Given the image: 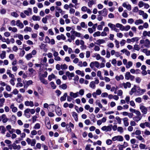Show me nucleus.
Returning <instances> with one entry per match:
<instances>
[{"label": "nucleus", "instance_id": "680f3d73", "mask_svg": "<svg viewBox=\"0 0 150 150\" xmlns=\"http://www.w3.org/2000/svg\"><path fill=\"white\" fill-rule=\"evenodd\" d=\"M56 9L58 11V12L60 13H62L63 11L59 7L56 6L55 7Z\"/></svg>", "mask_w": 150, "mask_h": 150}, {"label": "nucleus", "instance_id": "7c9ffc66", "mask_svg": "<svg viewBox=\"0 0 150 150\" xmlns=\"http://www.w3.org/2000/svg\"><path fill=\"white\" fill-rule=\"evenodd\" d=\"M56 106L54 104H51L49 105V108L51 110L52 112H54V109Z\"/></svg>", "mask_w": 150, "mask_h": 150}, {"label": "nucleus", "instance_id": "412c9836", "mask_svg": "<svg viewBox=\"0 0 150 150\" xmlns=\"http://www.w3.org/2000/svg\"><path fill=\"white\" fill-rule=\"evenodd\" d=\"M39 79L41 82L43 84L45 85H47L48 84L47 80H46L44 78H42V77H41V76H40Z\"/></svg>", "mask_w": 150, "mask_h": 150}, {"label": "nucleus", "instance_id": "052dcab7", "mask_svg": "<svg viewBox=\"0 0 150 150\" xmlns=\"http://www.w3.org/2000/svg\"><path fill=\"white\" fill-rule=\"evenodd\" d=\"M115 119L117 121L118 123L119 124H121V119L119 117H116Z\"/></svg>", "mask_w": 150, "mask_h": 150}, {"label": "nucleus", "instance_id": "6e6552de", "mask_svg": "<svg viewBox=\"0 0 150 150\" xmlns=\"http://www.w3.org/2000/svg\"><path fill=\"white\" fill-rule=\"evenodd\" d=\"M45 124L47 128L50 129L51 128V125L50 124L49 119L48 117H46L45 118Z\"/></svg>", "mask_w": 150, "mask_h": 150}, {"label": "nucleus", "instance_id": "c756f323", "mask_svg": "<svg viewBox=\"0 0 150 150\" xmlns=\"http://www.w3.org/2000/svg\"><path fill=\"white\" fill-rule=\"evenodd\" d=\"M67 96V93H65L63 96L61 97L60 100L61 101H64L66 100V97Z\"/></svg>", "mask_w": 150, "mask_h": 150}, {"label": "nucleus", "instance_id": "393cba45", "mask_svg": "<svg viewBox=\"0 0 150 150\" xmlns=\"http://www.w3.org/2000/svg\"><path fill=\"white\" fill-rule=\"evenodd\" d=\"M56 112L57 115L59 116H60L62 115V112L60 108L57 107L56 110Z\"/></svg>", "mask_w": 150, "mask_h": 150}, {"label": "nucleus", "instance_id": "58836bf2", "mask_svg": "<svg viewBox=\"0 0 150 150\" xmlns=\"http://www.w3.org/2000/svg\"><path fill=\"white\" fill-rule=\"evenodd\" d=\"M55 75L53 74H52L48 76V79L49 80L51 81L52 79L55 78Z\"/></svg>", "mask_w": 150, "mask_h": 150}, {"label": "nucleus", "instance_id": "ea45409f", "mask_svg": "<svg viewBox=\"0 0 150 150\" xmlns=\"http://www.w3.org/2000/svg\"><path fill=\"white\" fill-rule=\"evenodd\" d=\"M93 57H96V59L97 60H98L100 59L102 57H101L99 54H95V56H93Z\"/></svg>", "mask_w": 150, "mask_h": 150}, {"label": "nucleus", "instance_id": "bf43d9fd", "mask_svg": "<svg viewBox=\"0 0 150 150\" xmlns=\"http://www.w3.org/2000/svg\"><path fill=\"white\" fill-rule=\"evenodd\" d=\"M6 131V129L5 127L3 126H1V133L3 134L5 133V132Z\"/></svg>", "mask_w": 150, "mask_h": 150}, {"label": "nucleus", "instance_id": "c9c22d12", "mask_svg": "<svg viewBox=\"0 0 150 150\" xmlns=\"http://www.w3.org/2000/svg\"><path fill=\"white\" fill-rule=\"evenodd\" d=\"M125 65L126 67L129 69L132 66V63L131 61H129Z\"/></svg>", "mask_w": 150, "mask_h": 150}, {"label": "nucleus", "instance_id": "dca6fc26", "mask_svg": "<svg viewBox=\"0 0 150 150\" xmlns=\"http://www.w3.org/2000/svg\"><path fill=\"white\" fill-rule=\"evenodd\" d=\"M29 110H30L29 108H27L26 109H25L24 111V115L26 117L28 118H29L30 117V115L29 113L30 112Z\"/></svg>", "mask_w": 150, "mask_h": 150}, {"label": "nucleus", "instance_id": "423d86ee", "mask_svg": "<svg viewBox=\"0 0 150 150\" xmlns=\"http://www.w3.org/2000/svg\"><path fill=\"white\" fill-rule=\"evenodd\" d=\"M139 109L145 115L147 113L148 111L147 108L144 105H140Z\"/></svg>", "mask_w": 150, "mask_h": 150}, {"label": "nucleus", "instance_id": "72a5a7b5", "mask_svg": "<svg viewBox=\"0 0 150 150\" xmlns=\"http://www.w3.org/2000/svg\"><path fill=\"white\" fill-rule=\"evenodd\" d=\"M6 52L4 51H2L1 54L0 55V57L1 59H3L6 57Z\"/></svg>", "mask_w": 150, "mask_h": 150}, {"label": "nucleus", "instance_id": "20e7f679", "mask_svg": "<svg viewBox=\"0 0 150 150\" xmlns=\"http://www.w3.org/2000/svg\"><path fill=\"white\" fill-rule=\"evenodd\" d=\"M90 67L92 69L94 67L98 68L100 67V63L97 61L93 62L90 63Z\"/></svg>", "mask_w": 150, "mask_h": 150}, {"label": "nucleus", "instance_id": "49530a36", "mask_svg": "<svg viewBox=\"0 0 150 150\" xmlns=\"http://www.w3.org/2000/svg\"><path fill=\"white\" fill-rule=\"evenodd\" d=\"M132 42H138L139 39V38L136 37L132 38L131 39Z\"/></svg>", "mask_w": 150, "mask_h": 150}, {"label": "nucleus", "instance_id": "0e129e2a", "mask_svg": "<svg viewBox=\"0 0 150 150\" xmlns=\"http://www.w3.org/2000/svg\"><path fill=\"white\" fill-rule=\"evenodd\" d=\"M135 101L136 102L139 103H141L142 101V99L140 97H138L135 99Z\"/></svg>", "mask_w": 150, "mask_h": 150}, {"label": "nucleus", "instance_id": "473e14b6", "mask_svg": "<svg viewBox=\"0 0 150 150\" xmlns=\"http://www.w3.org/2000/svg\"><path fill=\"white\" fill-rule=\"evenodd\" d=\"M72 116L74 118L75 120L76 121H77L78 120V114L74 112H72Z\"/></svg>", "mask_w": 150, "mask_h": 150}, {"label": "nucleus", "instance_id": "a19ab883", "mask_svg": "<svg viewBox=\"0 0 150 150\" xmlns=\"http://www.w3.org/2000/svg\"><path fill=\"white\" fill-rule=\"evenodd\" d=\"M95 1L93 0L90 1L88 3V6L90 7H91L92 6L95 4Z\"/></svg>", "mask_w": 150, "mask_h": 150}, {"label": "nucleus", "instance_id": "c85d7f7f", "mask_svg": "<svg viewBox=\"0 0 150 150\" xmlns=\"http://www.w3.org/2000/svg\"><path fill=\"white\" fill-rule=\"evenodd\" d=\"M144 23L143 21L141 19L137 20L134 23L136 25H138L140 24H142Z\"/></svg>", "mask_w": 150, "mask_h": 150}, {"label": "nucleus", "instance_id": "0eeeda50", "mask_svg": "<svg viewBox=\"0 0 150 150\" xmlns=\"http://www.w3.org/2000/svg\"><path fill=\"white\" fill-rule=\"evenodd\" d=\"M99 15H102L103 16H106L107 15V10L106 8H104L101 11H98Z\"/></svg>", "mask_w": 150, "mask_h": 150}, {"label": "nucleus", "instance_id": "e433bc0d", "mask_svg": "<svg viewBox=\"0 0 150 150\" xmlns=\"http://www.w3.org/2000/svg\"><path fill=\"white\" fill-rule=\"evenodd\" d=\"M136 86H134L133 88H132L131 91L129 92V94L130 95H132L133 94L136 92Z\"/></svg>", "mask_w": 150, "mask_h": 150}, {"label": "nucleus", "instance_id": "69168bd1", "mask_svg": "<svg viewBox=\"0 0 150 150\" xmlns=\"http://www.w3.org/2000/svg\"><path fill=\"white\" fill-rule=\"evenodd\" d=\"M15 80H16V79H11L9 81V82H10V84L13 86H14L15 84L14 81Z\"/></svg>", "mask_w": 150, "mask_h": 150}, {"label": "nucleus", "instance_id": "f3484780", "mask_svg": "<svg viewBox=\"0 0 150 150\" xmlns=\"http://www.w3.org/2000/svg\"><path fill=\"white\" fill-rule=\"evenodd\" d=\"M26 83L24 84V88H27L28 86L32 84L33 83V82L32 80H30L27 81H25Z\"/></svg>", "mask_w": 150, "mask_h": 150}, {"label": "nucleus", "instance_id": "1a4fd4ad", "mask_svg": "<svg viewBox=\"0 0 150 150\" xmlns=\"http://www.w3.org/2000/svg\"><path fill=\"white\" fill-rule=\"evenodd\" d=\"M122 86L124 88L126 89L127 88H130L131 86V83L129 82L126 83H124L122 84Z\"/></svg>", "mask_w": 150, "mask_h": 150}, {"label": "nucleus", "instance_id": "5701e85b", "mask_svg": "<svg viewBox=\"0 0 150 150\" xmlns=\"http://www.w3.org/2000/svg\"><path fill=\"white\" fill-rule=\"evenodd\" d=\"M66 75L69 77V79H70V78H71L74 76V74L73 73H70L69 71L66 72ZM70 79H71V78Z\"/></svg>", "mask_w": 150, "mask_h": 150}, {"label": "nucleus", "instance_id": "2f4dec72", "mask_svg": "<svg viewBox=\"0 0 150 150\" xmlns=\"http://www.w3.org/2000/svg\"><path fill=\"white\" fill-rule=\"evenodd\" d=\"M115 79L117 81L120 80H123L124 79V77L122 75H120L119 76L117 75L115 77Z\"/></svg>", "mask_w": 150, "mask_h": 150}, {"label": "nucleus", "instance_id": "9d476101", "mask_svg": "<svg viewBox=\"0 0 150 150\" xmlns=\"http://www.w3.org/2000/svg\"><path fill=\"white\" fill-rule=\"evenodd\" d=\"M24 13L27 16H29V14H32V9L30 8H28L27 10H24Z\"/></svg>", "mask_w": 150, "mask_h": 150}, {"label": "nucleus", "instance_id": "6e6d98bb", "mask_svg": "<svg viewBox=\"0 0 150 150\" xmlns=\"http://www.w3.org/2000/svg\"><path fill=\"white\" fill-rule=\"evenodd\" d=\"M45 42L46 43H49V44L50 43V40L48 36H46L45 37Z\"/></svg>", "mask_w": 150, "mask_h": 150}, {"label": "nucleus", "instance_id": "f704fd0d", "mask_svg": "<svg viewBox=\"0 0 150 150\" xmlns=\"http://www.w3.org/2000/svg\"><path fill=\"white\" fill-rule=\"evenodd\" d=\"M89 86L90 88H92L93 89L95 88L96 87V85L94 81H91L90 84Z\"/></svg>", "mask_w": 150, "mask_h": 150}, {"label": "nucleus", "instance_id": "13d9d810", "mask_svg": "<svg viewBox=\"0 0 150 150\" xmlns=\"http://www.w3.org/2000/svg\"><path fill=\"white\" fill-rule=\"evenodd\" d=\"M80 26L82 28H87V25L85 24L84 22H82L81 23Z\"/></svg>", "mask_w": 150, "mask_h": 150}, {"label": "nucleus", "instance_id": "7ed1b4c3", "mask_svg": "<svg viewBox=\"0 0 150 150\" xmlns=\"http://www.w3.org/2000/svg\"><path fill=\"white\" fill-rule=\"evenodd\" d=\"M112 140L113 141H117L120 142H122L123 140V138L121 135H118L113 137Z\"/></svg>", "mask_w": 150, "mask_h": 150}, {"label": "nucleus", "instance_id": "2eb2a0df", "mask_svg": "<svg viewBox=\"0 0 150 150\" xmlns=\"http://www.w3.org/2000/svg\"><path fill=\"white\" fill-rule=\"evenodd\" d=\"M70 96L74 98H75L79 96L78 92L74 93L72 92H70L69 94Z\"/></svg>", "mask_w": 150, "mask_h": 150}, {"label": "nucleus", "instance_id": "9b49d317", "mask_svg": "<svg viewBox=\"0 0 150 150\" xmlns=\"http://www.w3.org/2000/svg\"><path fill=\"white\" fill-rule=\"evenodd\" d=\"M142 37H150V30L149 31L146 30L143 31L142 33Z\"/></svg>", "mask_w": 150, "mask_h": 150}, {"label": "nucleus", "instance_id": "09e8293b", "mask_svg": "<svg viewBox=\"0 0 150 150\" xmlns=\"http://www.w3.org/2000/svg\"><path fill=\"white\" fill-rule=\"evenodd\" d=\"M93 35L94 37L100 36V32L99 31L93 33Z\"/></svg>", "mask_w": 150, "mask_h": 150}, {"label": "nucleus", "instance_id": "603ef678", "mask_svg": "<svg viewBox=\"0 0 150 150\" xmlns=\"http://www.w3.org/2000/svg\"><path fill=\"white\" fill-rule=\"evenodd\" d=\"M32 57V55L31 53L28 54L25 56L26 59L28 60H30Z\"/></svg>", "mask_w": 150, "mask_h": 150}, {"label": "nucleus", "instance_id": "39448f33", "mask_svg": "<svg viewBox=\"0 0 150 150\" xmlns=\"http://www.w3.org/2000/svg\"><path fill=\"white\" fill-rule=\"evenodd\" d=\"M112 125H110L109 126H104L101 128V129L103 131H105L106 132H110L112 130Z\"/></svg>", "mask_w": 150, "mask_h": 150}, {"label": "nucleus", "instance_id": "a211bd4d", "mask_svg": "<svg viewBox=\"0 0 150 150\" xmlns=\"http://www.w3.org/2000/svg\"><path fill=\"white\" fill-rule=\"evenodd\" d=\"M71 33L73 34H74L76 37H81V34L80 33L75 31H71Z\"/></svg>", "mask_w": 150, "mask_h": 150}, {"label": "nucleus", "instance_id": "f03ea898", "mask_svg": "<svg viewBox=\"0 0 150 150\" xmlns=\"http://www.w3.org/2000/svg\"><path fill=\"white\" fill-rule=\"evenodd\" d=\"M125 78L126 80L130 79L131 81H133L134 78V76L131 75L129 72H127L125 73Z\"/></svg>", "mask_w": 150, "mask_h": 150}, {"label": "nucleus", "instance_id": "bb28decb", "mask_svg": "<svg viewBox=\"0 0 150 150\" xmlns=\"http://www.w3.org/2000/svg\"><path fill=\"white\" fill-rule=\"evenodd\" d=\"M142 117L136 116L133 118V120L136 122H137L141 120Z\"/></svg>", "mask_w": 150, "mask_h": 150}, {"label": "nucleus", "instance_id": "5fc2aeb1", "mask_svg": "<svg viewBox=\"0 0 150 150\" xmlns=\"http://www.w3.org/2000/svg\"><path fill=\"white\" fill-rule=\"evenodd\" d=\"M146 145L144 144L141 143L139 145V147L140 149H146Z\"/></svg>", "mask_w": 150, "mask_h": 150}, {"label": "nucleus", "instance_id": "a18cd8bd", "mask_svg": "<svg viewBox=\"0 0 150 150\" xmlns=\"http://www.w3.org/2000/svg\"><path fill=\"white\" fill-rule=\"evenodd\" d=\"M5 101V99L4 98L0 99V107H2Z\"/></svg>", "mask_w": 150, "mask_h": 150}, {"label": "nucleus", "instance_id": "4be33fe9", "mask_svg": "<svg viewBox=\"0 0 150 150\" xmlns=\"http://www.w3.org/2000/svg\"><path fill=\"white\" fill-rule=\"evenodd\" d=\"M3 94L4 97L6 98H11L13 96V95L11 94H8L6 92H3Z\"/></svg>", "mask_w": 150, "mask_h": 150}, {"label": "nucleus", "instance_id": "338daca9", "mask_svg": "<svg viewBox=\"0 0 150 150\" xmlns=\"http://www.w3.org/2000/svg\"><path fill=\"white\" fill-rule=\"evenodd\" d=\"M84 89H80L79 91V92H78V93L81 96H83L84 95Z\"/></svg>", "mask_w": 150, "mask_h": 150}, {"label": "nucleus", "instance_id": "774afa93", "mask_svg": "<svg viewBox=\"0 0 150 150\" xmlns=\"http://www.w3.org/2000/svg\"><path fill=\"white\" fill-rule=\"evenodd\" d=\"M6 89L7 91L10 92L11 91V88L10 86L7 85L6 87Z\"/></svg>", "mask_w": 150, "mask_h": 150}, {"label": "nucleus", "instance_id": "cd10ccee", "mask_svg": "<svg viewBox=\"0 0 150 150\" xmlns=\"http://www.w3.org/2000/svg\"><path fill=\"white\" fill-rule=\"evenodd\" d=\"M32 19L34 21H39L40 20V18L39 16L34 15L32 16Z\"/></svg>", "mask_w": 150, "mask_h": 150}, {"label": "nucleus", "instance_id": "ddd939ff", "mask_svg": "<svg viewBox=\"0 0 150 150\" xmlns=\"http://www.w3.org/2000/svg\"><path fill=\"white\" fill-rule=\"evenodd\" d=\"M25 105L26 106H30L32 107L34 106L33 103L32 101H26L25 102Z\"/></svg>", "mask_w": 150, "mask_h": 150}, {"label": "nucleus", "instance_id": "a878e982", "mask_svg": "<svg viewBox=\"0 0 150 150\" xmlns=\"http://www.w3.org/2000/svg\"><path fill=\"white\" fill-rule=\"evenodd\" d=\"M12 146L13 149L19 150L21 148V147L20 145H17L16 144L13 143L12 145Z\"/></svg>", "mask_w": 150, "mask_h": 150}, {"label": "nucleus", "instance_id": "6ab92c4d", "mask_svg": "<svg viewBox=\"0 0 150 150\" xmlns=\"http://www.w3.org/2000/svg\"><path fill=\"white\" fill-rule=\"evenodd\" d=\"M1 118L2 122L4 123H5L8 120V119L7 118L6 115L5 114H3L1 115Z\"/></svg>", "mask_w": 150, "mask_h": 150}, {"label": "nucleus", "instance_id": "4468645a", "mask_svg": "<svg viewBox=\"0 0 150 150\" xmlns=\"http://www.w3.org/2000/svg\"><path fill=\"white\" fill-rule=\"evenodd\" d=\"M57 39L59 40L61 39H62L63 40H66V37L63 34H61L60 35H59L57 36Z\"/></svg>", "mask_w": 150, "mask_h": 150}, {"label": "nucleus", "instance_id": "864d4df0", "mask_svg": "<svg viewBox=\"0 0 150 150\" xmlns=\"http://www.w3.org/2000/svg\"><path fill=\"white\" fill-rule=\"evenodd\" d=\"M35 129H39L40 128V125L39 123H36L34 127Z\"/></svg>", "mask_w": 150, "mask_h": 150}, {"label": "nucleus", "instance_id": "4d7b16f0", "mask_svg": "<svg viewBox=\"0 0 150 150\" xmlns=\"http://www.w3.org/2000/svg\"><path fill=\"white\" fill-rule=\"evenodd\" d=\"M134 113L136 115V116L142 117V115H141V114L140 112L138 110H136Z\"/></svg>", "mask_w": 150, "mask_h": 150}, {"label": "nucleus", "instance_id": "37998d69", "mask_svg": "<svg viewBox=\"0 0 150 150\" xmlns=\"http://www.w3.org/2000/svg\"><path fill=\"white\" fill-rule=\"evenodd\" d=\"M48 17V16H46L45 17L43 18L42 19V21L43 23L46 24L47 22V18Z\"/></svg>", "mask_w": 150, "mask_h": 150}, {"label": "nucleus", "instance_id": "4c0bfd02", "mask_svg": "<svg viewBox=\"0 0 150 150\" xmlns=\"http://www.w3.org/2000/svg\"><path fill=\"white\" fill-rule=\"evenodd\" d=\"M136 137L139 140L141 141L142 142H145L144 139L140 135L136 136Z\"/></svg>", "mask_w": 150, "mask_h": 150}, {"label": "nucleus", "instance_id": "c03bdc74", "mask_svg": "<svg viewBox=\"0 0 150 150\" xmlns=\"http://www.w3.org/2000/svg\"><path fill=\"white\" fill-rule=\"evenodd\" d=\"M108 25L111 28V30H112L115 27V25L110 23H108Z\"/></svg>", "mask_w": 150, "mask_h": 150}, {"label": "nucleus", "instance_id": "8fccbe9b", "mask_svg": "<svg viewBox=\"0 0 150 150\" xmlns=\"http://www.w3.org/2000/svg\"><path fill=\"white\" fill-rule=\"evenodd\" d=\"M36 142V141L35 139H32L31 140V141L30 145L32 146H33L35 145Z\"/></svg>", "mask_w": 150, "mask_h": 150}, {"label": "nucleus", "instance_id": "aec40b11", "mask_svg": "<svg viewBox=\"0 0 150 150\" xmlns=\"http://www.w3.org/2000/svg\"><path fill=\"white\" fill-rule=\"evenodd\" d=\"M122 120L124 125L126 127L128 126L129 125V123L128 122V118L127 117H125Z\"/></svg>", "mask_w": 150, "mask_h": 150}, {"label": "nucleus", "instance_id": "b1692460", "mask_svg": "<svg viewBox=\"0 0 150 150\" xmlns=\"http://www.w3.org/2000/svg\"><path fill=\"white\" fill-rule=\"evenodd\" d=\"M96 44L98 45H100L101 44H103L105 43V40L104 39H98L96 41Z\"/></svg>", "mask_w": 150, "mask_h": 150}, {"label": "nucleus", "instance_id": "e2e57ef3", "mask_svg": "<svg viewBox=\"0 0 150 150\" xmlns=\"http://www.w3.org/2000/svg\"><path fill=\"white\" fill-rule=\"evenodd\" d=\"M11 15L15 18H17L18 16V14L16 12H13L11 13Z\"/></svg>", "mask_w": 150, "mask_h": 150}, {"label": "nucleus", "instance_id": "f8f14e48", "mask_svg": "<svg viewBox=\"0 0 150 150\" xmlns=\"http://www.w3.org/2000/svg\"><path fill=\"white\" fill-rule=\"evenodd\" d=\"M17 26L21 28H22L24 27V25L19 20H17L16 21V24Z\"/></svg>", "mask_w": 150, "mask_h": 150}, {"label": "nucleus", "instance_id": "f257e3e1", "mask_svg": "<svg viewBox=\"0 0 150 150\" xmlns=\"http://www.w3.org/2000/svg\"><path fill=\"white\" fill-rule=\"evenodd\" d=\"M144 44V45L142 46V48H144V47L149 48L150 45V41L148 39H146L145 40H141L140 41V44Z\"/></svg>", "mask_w": 150, "mask_h": 150}, {"label": "nucleus", "instance_id": "3c124183", "mask_svg": "<svg viewBox=\"0 0 150 150\" xmlns=\"http://www.w3.org/2000/svg\"><path fill=\"white\" fill-rule=\"evenodd\" d=\"M143 52L145 53L146 55H150V50H147L146 49H144L143 50Z\"/></svg>", "mask_w": 150, "mask_h": 150}, {"label": "nucleus", "instance_id": "79ce46f5", "mask_svg": "<svg viewBox=\"0 0 150 150\" xmlns=\"http://www.w3.org/2000/svg\"><path fill=\"white\" fill-rule=\"evenodd\" d=\"M32 30V28L30 27L26 26L24 29V31L25 32H30Z\"/></svg>", "mask_w": 150, "mask_h": 150}, {"label": "nucleus", "instance_id": "de8ad7c7", "mask_svg": "<svg viewBox=\"0 0 150 150\" xmlns=\"http://www.w3.org/2000/svg\"><path fill=\"white\" fill-rule=\"evenodd\" d=\"M61 67L62 70H65L67 69L68 66L66 64H64L61 65Z\"/></svg>", "mask_w": 150, "mask_h": 150}]
</instances>
